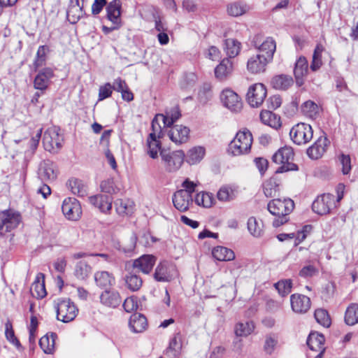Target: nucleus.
I'll use <instances>...</instances> for the list:
<instances>
[{"mask_svg": "<svg viewBox=\"0 0 358 358\" xmlns=\"http://www.w3.org/2000/svg\"><path fill=\"white\" fill-rule=\"evenodd\" d=\"M294 208V203L291 199H274L267 205L268 210L275 216L273 227H279L289 221V215Z\"/></svg>", "mask_w": 358, "mask_h": 358, "instance_id": "obj_1", "label": "nucleus"}, {"mask_svg": "<svg viewBox=\"0 0 358 358\" xmlns=\"http://www.w3.org/2000/svg\"><path fill=\"white\" fill-rule=\"evenodd\" d=\"M294 151L291 147L285 146L280 148L272 157L273 162L281 164L275 170V173L297 171L299 169L298 166L291 162L294 159Z\"/></svg>", "mask_w": 358, "mask_h": 358, "instance_id": "obj_2", "label": "nucleus"}, {"mask_svg": "<svg viewBox=\"0 0 358 358\" xmlns=\"http://www.w3.org/2000/svg\"><path fill=\"white\" fill-rule=\"evenodd\" d=\"M252 136L249 130L238 132L229 144L228 152L234 156L247 153L251 148Z\"/></svg>", "mask_w": 358, "mask_h": 358, "instance_id": "obj_3", "label": "nucleus"}, {"mask_svg": "<svg viewBox=\"0 0 358 358\" xmlns=\"http://www.w3.org/2000/svg\"><path fill=\"white\" fill-rule=\"evenodd\" d=\"M160 156L165 171L173 173L179 170L183 164L185 154L182 150L171 152L168 150H162Z\"/></svg>", "mask_w": 358, "mask_h": 358, "instance_id": "obj_4", "label": "nucleus"}, {"mask_svg": "<svg viewBox=\"0 0 358 358\" xmlns=\"http://www.w3.org/2000/svg\"><path fill=\"white\" fill-rule=\"evenodd\" d=\"M22 217L18 212L13 210H6L0 212V236L10 232L18 227Z\"/></svg>", "mask_w": 358, "mask_h": 358, "instance_id": "obj_5", "label": "nucleus"}, {"mask_svg": "<svg viewBox=\"0 0 358 358\" xmlns=\"http://www.w3.org/2000/svg\"><path fill=\"white\" fill-rule=\"evenodd\" d=\"M56 309L57 320L64 323L73 320L78 312L76 305L69 299L59 300Z\"/></svg>", "mask_w": 358, "mask_h": 358, "instance_id": "obj_6", "label": "nucleus"}, {"mask_svg": "<svg viewBox=\"0 0 358 358\" xmlns=\"http://www.w3.org/2000/svg\"><path fill=\"white\" fill-rule=\"evenodd\" d=\"M289 136L295 144L303 145L313 138V131L310 124L299 123L292 128Z\"/></svg>", "mask_w": 358, "mask_h": 358, "instance_id": "obj_7", "label": "nucleus"}, {"mask_svg": "<svg viewBox=\"0 0 358 358\" xmlns=\"http://www.w3.org/2000/svg\"><path fill=\"white\" fill-rule=\"evenodd\" d=\"M59 131V127H52L44 132L43 143L46 150L55 152L62 148L63 138L60 136Z\"/></svg>", "mask_w": 358, "mask_h": 358, "instance_id": "obj_8", "label": "nucleus"}, {"mask_svg": "<svg viewBox=\"0 0 358 358\" xmlns=\"http://www.w3.org/2000/svg\"><path fill=\"white\" fill-rule=\"evenodd\" d=\"M252 43L254 46L259 50V54H264V57L267 60L271 62L273 57V54L276 49L275 42L271 37H267L264 41H262V36L257 34L255 36Z\"/></svg>", "mask_w": 358, "mask_h": 358, "instance_id": "obj_9", "label": "nucleus"}, {"mask_svg": "<svg viewBox=\"0 0 358 358\" xmlns=\"http://www.w3.org/2000/svg\"><path fill=\"white\" fill-rule=\"evenodd\" d=\"M266 94V87L262 83H255L249 87L246 99L252 107L257 108L262 104Z\"/></svg>", "mask_w": 358, "mask_h": 358, "instance_id": "obj_10", "label": "nucleus"}, {"mask_svg": "<svg viewBox=\"0 0 358 358\" xmlns=\"http://www.w3.org/2000/svg\"><path fill=\"white\" fill-rule=\"evenodd\" d=\"M335 196L331 194H324L313 201L312 204L313 210L318 215L328 214L334 206Z\"/></svg>", "mask_w": 358, "mask_h": 358, "instance_id": "obj_11", "label": "nucleus"}, {"mask_svg": "<svg viewBox=\"0 0 358 358\" xmlns=\"http://www.w3.org/2000/svg\"><path fill=\"white\" fill-rule=\"evenodd\" d=\"M176 275L175 266L167 261L160 262L155 268L154 278L158 282H170Z\"/></svg>", "mask_w": 358, "mask_h": 358, "instance_id": "obj_12", "label": "nucleus"}, {"mask_svg": "<svg viewBox=\"0 0 358 358\" xmlns=\"http://www.w3.org/2000/svg\"><path fill=\"white\" fill-rule=\"evenodd\" d=\"M62 210L65 217L71 220H78L82 213L79 201L72 197H69L64 200Z\"/></svg>", "mask_w": 358, "mask_h": 358, "instance_id": "obj_13", "label": "nucleus"}, {"mask_svg": "<svg viewBox=\"0 0 358 358\" xmlns=\"http://www.w3.org/2000/svg\"><path fill=\"white\" fill-rule=\"evenodd\" d=\"M220 99L224 106L233 112H238L242 108V102L238 95L231 90H223Z\"/></svg>", "mask_w": 358, "mask_h": 358, "instance_id": "obj_14", "label": "nucleus"}, {"mask_svg": "<svg viewBox=\"0 0 358 358\" xmlns=\"http://www.w3.org/2000/svg\"><path fill=\"white\" fill-rule=\"evenodd\" d=\"M101 303L110 308H117L122 303V297L118 291L114 289H106L99 296Z\"/></svg>", "mask_w": 358, "mask_h": 358, "instance_id": "obj_15", "label": "nucleus"}, {"mask_svg": "<svg viewBox=\"0 0 358 358\" xmlns=\"http://www.w3.org/2000/svg\"><path fill=\"white\" fill-rule=\"evenodd\" d=\"M174 207L180 212H185L192 203V196L187 191L180 189L176 192L172 197Z\"/></svg>", "mask_w": 358, "mask_h": 358, "instance_id": "obj_16", "label": "nucleus"}, {"mask_svg": "<svg viewBox=\"0 0 358 358\" xmlns=\"http://www.w3.org/2000/svg\"><path fill=\"white\" fill-rule=\"evenodd\" d=\"M292 310L296 313H306L310 308L311 302L309 297L303 294H293L290 296Z\"/></svg>", "mask_w": 358, "mask_h": 358, "instance_id": "obj_17", "label": "nucleus"}, {"mask_svg": "<svg viewBox=\"0 0 358 358\" xmlns=\"http://www.w3.org/2000/svg\"><path fill=\"white\" fill-rule=\"evenodd\" d=\"M53 76L54 72L51 68H44L40 70L34 78V88L44 92L48 88L50 79L52 78Z\"/></svg>", "mask_w": 358, "mask_h": 358, "instance_id": "obj_18", "label": "nucleus"}, {"mask_svg": "<svg viewBox=\"0 0 358 358\" xmlns=\"http://www.w3.org/2000/svg\"><path fill=\"white\" fill-rule=\"evenodd\" d=\"M121 9L122 3L120 0H113L107 4L106 17L112 24L122 25Z\"/></svg>", "mask_w": 358, "mask_h": 358, "instance_id": "obj_19", "label": "nucleus"}, {"mask_svg": "<svg viewBox=\"0 0 358 358\" xmlns=\"http://www.w3.org/2000/svg\"><path fill=\"white\" fill-rule=\"evenodd\" d=\"M189 129L182 125H173L168 132L169 138L176 144L186 143L189 138Z\"/></svg>", "mask_w": 358, "mask_h": 358, "instance_id": "obj_20", "label": "nucleus"}, {"mask_svg": "<svg viewBox=\"0 0 358 358\" xmlns=\"http://www.w3.org/2000/svg\"><path fill=\"white\" fill-rule=\"evenodd\" d=\"M181 116L178 107H173L166 111L165 115L158 114L152 121V128L155 129V125L157 124V120L161 118L163 121L164 127H171L173 123L177 121Z\"/></svg>", "mask_w": 358, "mask_h": 358, "instance_id": "obj_21", "label": "nucleus"}, {"mask_svg": "<svg viewBox=\"0 0 358 358\" xmlns=\"http://www.w3.org/2000/svg\"><path fill=\"white\" fill-rule=\"evenodd\" d=\"M156 262V257L152 255H143L134 260L132 266L145 274H149Z\"/></svg>", "mask_w": 358, "mask_h": 358, "instance_id": "obj_22", "label": "nucleus"}, {"mask_svg": "<svg viewBox=\"0 0 358 358\" xmlns=\"http://www.w3.org/2000/svg\"><path fill=\"white\" fill-rule=\"evenodd\" d=\"M270 62L264 57V54H257L250 57L247 63V69L252 73H259L266 70Z\"/></svg>", "mask_w": 358, "mask_h": 358, "instance_id": "obj_23", "label": "nucleus"}, {"mask_svg": "<svg viewBox=\"0 0 358 358\" xmlns=\"http://www.w3.org/2000/svg\"><path fill=\"white\" fill-rule=\"evenodd\" d=\"M327 145L328 139L326 137L320 136L313 145L307 149V155L313 159H317L326 152Z\"/></svg>", "mask_w": 358, "mask_h": 358, "instance_id": "obj_24", "label": "nucleus"}, {"mask_svg": "<svg viewBox=\"0 0 358 358\" xmlns=\"http://www.w3.org/2000/svg\"><path fill=\"white\" fill-rule=\"evenodd\" d=\"M90 203L103 213H107L112 208V197L108 195L98 194L89 197Z\"/></svg>", "mask_w": 358, "mask_h": 358, "instance_id": "obj_25", "label": "nucleus"}, {"mask_svg": "<svg viewBox=\"0 0 358 358\" xmlns=\"http://www.w3.org/2000/svg\"><path fill=\"white\" fill-rule=\"evenodd\" d=\"M57 176L55 165L50 161L43 162L38 170V177L41 180L50 181Z\"/></svg>", "mask_w": 358, "mask_h": 358, "instance_id": "obj_26", "label": "nucleus"}, {"mask_svg": "<svg viewBox=\"0 0 358 358\" xmlns=\"http://www.w3.org/2000/svg\"><path fill=\"white\" fill-rule=\"evenodd\" d=\"M84 14L83 6L80 5L79 0H70L66 12L68 20L71 24H76Z\"/></svg>", "mask_w": 358, "mask_h": 358, "instance_id": "obj_27", "label": "nucleus"}, {"mask_svg": "<svg viewBox=\"0 0 358 358\" xmlns=\"http://www.w3.org/2000/svg\"><path fill=\"white\" fill-rule=\"evenodd\" d=\"M233 64L230 59H223L215 69V76L220 81L224 80L231 73Z\"/></svg>", "mask_w": 358, "mask_h": 358, "instance_id": "obj_28", "label": "nucleus"}, {"mask_svg": "<svg viewBox=\"0 0 358 358\" xmlns=\"http://www.w3.org/2000/svg\"><path fill=\"white\" fill-rule=\"evenodd\" d=\"M147 319L142 314H134L130 317L129 327L134 333H141L147 327Z\"/></svg>", "mask_w": 358, "mask_h": 358, "instance_id": "obj_29", "label": "nucleus"}, {"mask_svg": "<svg viewBox=\"0 0 358 358\" xmlns=\"http://www.w3.org/2000/svg\"><path fill=\"white\" fill-rule=\"evenodd\" d=\"M308 62L304 57H300L295 63L294 74L299 86L303 83V78L308 72Z\"/></svg>", "mask_w": 358, "mask_h": 358, "instance_id": "obj_30", "label": "nucleus"}, {"mask_svg": "<svg viewBox=\"0 0 358 358\" xmlns=\"http://www.w3.org/2000/svg\"><path fill=\"white\" fill-rule=\"evenodd\" d=\"M271 85L278 90H287L293 83V78L290 76L280 74L274 76L271 80Z\"/></svg>", "mask_w": 358, "mask_h": 358, "instance_id": "obj_31", "label": "nucleus"}, {"mask_svg": "<svg viewBox=\"0 0 358 358\" xmlns=\"http://www.w3.org/2000/svg\"><path fill=\"white\" fill-rule=\"evenodd\" d=\"M31 291L32 294L36 298L42 299L46 296L47 292L45 287L44 275L43 273H38L31 285Z\"/></svg>", "mask_w": 358, "mask_h": 358, "instance_id": "obj_32", "label": "nucleus"}, {"mask_svg": "<svg viewBox=\"0 0 358 358\" xmlns=\"http://www.w3.org/2000/svg\"><path fill=\"white\" fill-rule=\"evenodd\" d=\"M94 280L101 288L108 289L115 283L114 277L108 271H98L94 273Z\"/></svg>", "mask_w": 358, "mask_h": 358, "instance_id": "obj_33", "label": "nucleus"}, {"mask_svg": "<svg viewBox=\"0 0 358 358\" xmlns=\"http://www.w3.org/2000/svg\"><path fill=\"white\" fill-rule=\"evenodd\" d=\"M324 336L317 332H312L309 334L307 339V345L309 348L317 352L324 348Z\"/></svg>", "mask_w": 358, "mask_h": 358, "instance_id": "obj_34", "label": "nucleus"}, {"mask_svg": "<svg viewBox=\"0 0 358 358\" xmlns=\"http://www.w3.org/2000/svg\"><path fill=\"white\" fill-rule=\"evenodd\" d=\"M67 185L73 194L80 197L87 195V186L81 180L72 178L68 180Z\"/></svg>", "mask_w": 358, "mask_h": 358, "instance_id": "obj_35", "label": "nucleus"}, {"mask_svg": "<svg viewBox=\"0 0 358 358\" xmlns=\"http://www.w3.org/2000/svg\"><path fill=\"white\" fill-rule=\"evenodd\" d=\"M127 287L131 292L138 291L143 285V280L140 275L134 271L129 272L124 277Z\"/></svg>", "mask_w": 358, "mask_h": 358, "instance_id": "obj_36", "label": "nucleus"}, {"mask_svg": "<svg viewBox=\"0 0 358 358\" xmlns=\"http://www.w3.org/2000/svg\"><path fill=\"white\" fill-rule=\"evenodd\" d=\"M212 255L218 261H231L235 258L234 251L224 246H217L213 248Z\"/></svg>", "mask_w": 358, "mask_h": 358, "instance_id": "obj_37", "label": "nucleus"}, {"mask_svg": "<svg viewBox=\"0 0 358 358\" xmlns=\"http://www.w3.org/2000/svg\"><path fill=\"white\" fill-rule=\"evenodd\" d=\"M57 334L51 333L50 335L46 334L39 340V345L45 354H52L55 349V339Z\"/></svg>", "mask_w": 358, "mask_h": 358, "instance_id": "obj_38", "label": "nucleus"}, {"mask_svg": "<svg viewBox=\"0 0 358 358\" xmlns=\"http://www.w3.org/2000/svg\"><path fill=\"white\" fill-rule=\"evenodd\" d=\"M345 323L349 326H353L358 324V303H350L345 313Z\"/></svg>", "mask_w": 358, "mask_h": 358, "instance_id": "obj_39", "label": "nucleus"}, {"mask_svg": "<svg viewBox=\"0 0 358 358\" xmlns=\"http://www.w3.org/2000/svg\"><path fill=\"white\" fill-rule=\"evenodd\" d=\"M206 153V150L202 146H196L190 149L187 152V162L189 164H196L201 161Z\"/></svg>", "mask_w": 358, "mask_h": 358, "instance_id": "obj_40", "label": "nucleus"}, {"mask_svg": "<svg viewBox=\"0 0 358 358\" xmlns=\"http://www.w3.org/2000/svg\"><path fill=\"white\" fill-rule=\"evenodd\" d=\"M241 43L236 39L227 38L224 41V50L229 57L234 58L238 55L241 50Z\"/></svg>", "mask_w": 358, "mask_h": 358, "instance_id": "obj_41", "label": "nucleus"}, {"mask_svg": "<svg viewBox=\"0 0 358 358\" xmlns=\"http://www.w3.org/2000/svg\"><path fill=\"white\" fill-rule=\"evenodd\" d=\"M92 272V267L85 262H78L75 268L74 274L78 279H87Z\"/></svg>", "mask_w": 358, "mask_h": 358, "instance_id": "obj_42", "label": "nucleus"}, {"mask_svg": "<svg viewBox=\"0 0 358 358\" xmlns=\"http://www.w3.org/2000/svg\"><path fill=\"white\" fill-rule=\"evenodd\" d=\"M302 113L306 117L314 119L319 113L318 106L313 101H305L301 106Z\"/></svg>", "mask_w": 358, "mask_h": 358, "instance_id": "obj_43", "label": "nucleus"}, {"mask_svg": "<svg viewBox=\"0 0 358 358\" xmlns=\"http://www.w3.org/2000/svg\"><path fill=\"white\" fill-rule=\"evenodd\" d=\"M116 211L119 215L131 214L134 210V202L130 200H117L115 203Z\"/></svg>", "mask_w": 358, "mask_h": 358, "instance_id": "obj_44", "label": "nucleus"}, {"mask_svg": "<svg viewBox=\"0 0 358 358\" xmlns=\"http://www.w3.org/2000/svg\"><path fill=\"white\" fill-rule=\"evenodd\" d=\"M264 193L266 197L275 196L279 191V184L275 178H271L263 185Z\"/></svg>", "mask_w": 358, "mask_h": 358, "instance_id": "obj_45", "label": "nucleus"}, {"mask_svg": "<svg viewBox=\"0 0 358 358\" xmlns=\"http://www.w3.org/2000/svg\"><path fill=\"white\" fill-rule=\"evenodd\" d=\"M262 222H258L257 220L251 217L248 220V229L249 232L255 237H259L263 233Z\"/></svg>", "mask_w": 358, "mask_h": 358, "instance_id": "obj_46", "label": "nucleus"}, {"mask_svg": "<svg viewBox=\"0 0 358 358\" xmlns=\"http://www.w3.org/2000/svg\"><path fill=\"white\" fill-rule=\"evenodd\" d=\"M5 336L6 339L13 345H14L18 350L22 348V345L15 335L14 330L13 329L12 322L8 320L5 324Z\"/></svg>", "mask_w": 358, "mask_h": 358, "instance_id": "obj_47", "label": "nucleus"}, {"mask_svg": "<svg viewBox=\"0 0 358 358\" xmlns=\"http://www.w3.org/2000/svg\"><path fill=\"white\" fill-rule=\"evenodd\" d=\"M246 10V5L240 1H236L227 6L228 14L234 17L240 16L244 14Z\"/></svg>", "mask_w": 358, "mask_h": 358, "instance_id": "obj_48", "label": "nucleus"}, {"mask_svg": "<svg viewBox=\"0 0 358 358\" xmlns=\"http://www.w3.org/2000/svg\"><path fill=\"white\" fill-rule=\"evenodd\" d=\"M213 195L204 192L198 193L194 199V201L198 206H201L204 208L210 207L213 204Z\"/></svg>", "mask_w": 358, "mask_h": 358, "instance_id": "obj_49", "label": "nucleus"}, {"mask_svg": "<svg viewBox=\"0 0 358 358\" xmlns=\"http://www.w3.org/2000/svg\"><path fill=\"white\" fill-rule=\"evenodd\" d=\"M217 196L221 201H230L236 198V192L231 187L224 186L220 189Z\"/></svg>", "mask_w": 358, "mask_h": 358, "instance_id": "obj_50", "label": "nucleus"}, {"mask_svg": "<svg viewBox=\"0 0 358 358\" xmlns=\"http://www.w3.org/2000/svg\"><path fill=\"white\" fill-rule=\"evenodd\" d=\"M316 321L324 327H329L331 325V319L328 312L324 309H317L314 314Z\"/></svg>", "mask_w": 358, "mask_h": 358, "instance_id": "obj_51", "label": "nucleus"}, {"mask_svg": "<svg viewBox=\"0 0 358 358\" xmlns=\"http://www.w3.org/2000/svg\"><path fill=\"white\" fill-rule=\"evenodd\" d=\"M323 47L321 45H317L313 55V60L310 64V69L313 71L318 70L322 66V52Z\"/></svg>", "mask_w": 358, "mask_h": 358, "instance_id": "obj_52", "label": "nucleus"}, {"mask_svg": "<svg viewBox=\"0 0 358 358\" xmlns=\"http://www.w3.org/2000/svg\"><path fill=\"white\" fill-rule=\"evenodd\" d=\"M254 329V325L251 322H240L236 325L235 333L237 336H246L251 334Z\"/></svg>", "mask_w": 358, "mask_h": 358, "instance_id": "obj_53", "label": "nucleus"}, {"mask_svg": "<svg viewBox=\"0 0 358 358\" xmlns=\"http://www.w3.org/2000/svg\"><path fill=\"white\" fill-rule=\"evenodd\" d=\"M278 343V337L275 334H268L266 336L264 350L268 355H271Z\"/></svg>", "mask_w": 358, "mask_h": 358, "instance_id": "obj_54", "label": "nucleus"}, {"mask_svg": "<svg viewBox=\"0 0 358 358\" xmlns=\"http://www.w3.org/2000/svg\"><path fill=\"white\" fill-rule=\"evenodd\" d=\"M180 348V343L178 341L177 337L174 336L170 341L169 347L166 349L164 355L168 357H176L179 353Z\"/></svg>", "mask_w": 358, "mask_h": 358, "instance_id": "obj_55", "label": "nucleus"}, {"mask_svg": "<svg viewBox=\"0 0 358 358\" xmlns=\"http://www.w3.org/2000/svg\"><path fill=\"white\" fill-rule=\"evenodd\" d=\"M100 188L102 192L113 194L119 192V188L115 185L113 178H108L101 182Z\"/></svg>", "mask_w": 358, "mask_h": 358, "instance_id": "obj_56", "label": "nucleus"}, {"mask_svg": "<svg viewBox=\"0 0 358 358\" xmlns=\"http://www.w3.org/2000/svg\"><path fill=\"white\" fill-rule=\"evenodd\" d=\"M275 287L278 289L279 294L284 296L291 292L292 282L289 279L280 280L275 284Z\"/></svg>", "mask_w": 358, "mask_h": 358, "instance_id": "obj_57", "label": "nucleus"}, {"mask_svg": "<svg viewBox=\"0 0 358 358\" xmlns=\"http://www.w3.org/2000/svg\"><path fill=\"white\" fill-rule=\"evenodd\" d=\"M199 101L202 103H207L212 97V91L208 84H204L198 93Z\"/></svg>", "mask_w": 358, "mask_h": 358, "instance_id": "obj_58", "label": "nucleus"}, {"mask_svg": "<svg viewBox=\"0 0 358 358\" xmlns=\"http://www.w3.org/2000/svg\"><path fill=\"white\" fill-rule=\"evenodd\" d=\"M162 150L160 141L148 143V154L152 159H156L158 157V152H161Z\"/></svg>", "mask_w": 358, "mask_h": 358, "instance_id": "obj_59", "label": "nucleus"}, {"mask_svg": "<svg viewBox=\"0 0 358 358\" xmlns=\"http://www.w3.org/2000/svg\"><path fill=\"white\" fill-rule=\"evenodd\" d=\"M339 161L342 165V172L344 175L348 174L352 169L351 166V159L348 155L342 154L339 157Z\"/></svg>", "mask_w": 358, "mask_h": 358, "instance_id": "obj_60", "label": "nucleus"}, {"mask_svg": "<svg viewBox=\"0 0 358 358\" xmlns=\"http://www.w3.org/2000/svg\"><path fill=\"white\" fill-rule=\"evenodd\" d=\"M112 85L109 83L101 86L99 90V101H102L110 97L112 94Z\"/></svg>", "mask_w": 358, "mask_h": 358, "instance_id": "obj_61", "label": "nucleus"}, {"mask_svg": "<svg viewBox=\"0 0 358 358\" xmlns=\"http://www.w3.org/2000/svg\"><path fill=\"white\" fill-rule=\"evenodd\" d=\"M317 273V269L313 265L303 266L299 271V275L302 278H310Z\"/></svg>", "mask_w": 358, "mask_h": 358, "instance_id": "obj_62", "label": "nucleus"}, {"mask_svg": "<svg viewBox=\"0 0 358 358\" xmlns=\"http://www.w3.org/2000/svg\"><path fill=\"white\" fill-rule=\"evenodd\" d=\"M137 236L136 234L132 233L129 237L128 243L123 246L122 250L125 253H130L133 252L136 248L137 242Z\"/></svg>", "mask_w": 358, "mask_h": 358, "instance_id": "obj_63", "label": "nucleus"}, {"mask_svg": "<svg viewBox=\"0 0 358 358\" xmlns=\"http://www.w3.org/2000/svg\"><path fill=\"white\" fill-rule=\"evenodd\" d=\"M122 306L125 311L127 313H130L134 310H136L138 307L137 301L134 297L127 298L124 300Z\"/></svg>", "mask_w": 358, "mask_h": 358, "instance_id": "obj_64", "label": "nucleus"}]
</instances>
